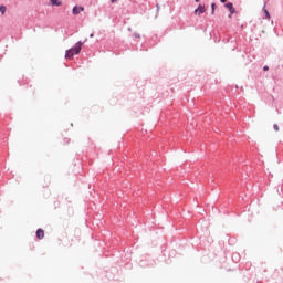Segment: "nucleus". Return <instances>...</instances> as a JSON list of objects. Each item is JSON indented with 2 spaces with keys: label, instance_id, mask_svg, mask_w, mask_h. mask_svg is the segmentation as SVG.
<instances>
[{
  "label": "nucleus",
  "instance_id": "obj_5",
  "mask_svg": "<svg viewBox=\"0 0 283 283\" xmlns=\"http://www.w3.org/2000/svg\"><path fill=\"white\" fill-rule=\"evenodd\" d=\"M52 6H61V1L59 0H51Z\"/></svg>",
  "mask_w": 283,
  "mask_h": 283
},
{
  "label": "nucleus",
  "instance_id": "obj_3",
  "mask_svg": "<svg viewBox=\"0 0 283 283\" xmlns=\"http://www.w3.org/2000/svg\"><path fill=\"white\" fill-rule=\"evenodd\" d=\"M206 11H207V9H205L203 6H199V7L195 10V14H205Z\"/></svg>",
  "mask_w": 283,
  "mask_h": 283
},
{
  "label": "nucleus",
  "instance_id": "obj_8",
  "mask_svg": "<svg viewBox=\"0 0 283 283\" xmlns=\"http://www.w3.org/2000/svg\"><path fill=\"white\" fill-rule=\"evenodd\" d=\"M273 129H274V132H280V126H277V124H274Z\"/></svg>",
  "mask_w": 283,
  "mask_h": 283
},
{
  "label": "nucleus",
  "instance_id": "obj_11",
  "mask_svg": "<svg viewBox=\"0 0 283 283\" xmlns=\"http://www.w3.org/2000/svg\"><path fill=\"white\" fill-rule=\"evenodd\" d=\"M264 13H265L266 19H271V15L269 14L268 10H264Z\"/></svg>",
  "mask_w": 283,
  "mask_h": 283
},
{
  "label": "nucleus",
  "instance_id": "obj_12",
  "mask_svg": "<svg viewBox=\"0 0 283 283\" xmlns=\"http://www.w3.org/2000/svg\"><path fill=\"white\" fill-rule=\"evenodd\" d=\"M264 72H269V66L263 67Z\"/></svg>",
  "mask_w": 283,
  "mask_h": 283
},
{
  "label": "nucleus",
  "instance_id": "obj_1",
  "mask_svg": "<svg viewBox=\"0 0 283 283\" xmlns=\"http://www.w3.org/2000/svg\"><path fill=\"white\" fill-rule=\"evenodd\" d=\"M83 42H77L74 48L69 49L65 53V59H73L74 54H81Z\"/></svg>",
  "mask_w": 283,
  "mask_h": 283
},
{
  "label": "nucleus",
  "instance_id": "obj_4",
  "mask_svg": "<svg viewBox=\"0 0 283 283\" xmlns=\"http://www.w3.org/2000/svg\"><path fill=\"white\" fill-rule=\"evenodd\" d=\"M84 10H85V8H83V7H74L73 14H81V12H83Z\"/></svg>",
  "mask_w": 283,
  "mask_h": 283
},
{
  "label": "nucleus",
  "instance_id": "obj_14",
  "mask_svg": "<svg viewBox=\"0 0 283 283\" xmlns=\"http://www.w3.org/2000/svg\"><path fill=\"white\" fill-rule=\"evenodd\" d=\"M112 1V3H116V0H111Z\"/></svg>",
  "mask_w": 283,
  "mask_h": 283
},
{
  "label": "nucleus",
  "instance_id": "obj_15",
  "mask_svg": "<svg viewBox=\"0 0 283 283\" xmlns=\"http://www.w3.org/2000/svg\"><path fill=\"white\" fill-rule=\"evenodd\" d=\"M196 1V3H200V0H195Z\"/></svg>",
  "mask_w": 283,
  "mask_h": 283
},
{
  "label": "nucleus",
  "instance_id": "obj_9",
  "mask_svg": "<svg viewBox=\"0 0 283 283\" xmlns=\"http://www.w3.org/2000/svg\"><path fill=\"white\" fill-rule=\"evenodd\" d=\"M211 8H212V14H216V3H212Z\"/></svg>",
  "mask_w": 283,
  "mask_h": 283
},
{
  "label": "nucleus",
  "instance_id": "obj_2",
  "mask_svg": "<svg viewBox=\"0 0 283 283\" xmlns=\"http://www.w3.org/2000/svg\"><path fill=\"white\" fill-rule=\"evenodd\" d=\"M36 238H38V240H43V238H45V231H43V229H38Z\"/></svg>",
  "mask_w": 283,
  "mask_h": 283
},
{
  "label": "nucleus",
  "instance_id": "obj_7",
  "mask_svg": "<svg viewBox=\"0 0 283 283\" xmlns=\"http://www.w3.org/2000/svg\"><path fill=\"white\" fill-rule=\"evenodd\" d=\"M226 8H228V10H232V8H233V3L228 2V3L226 4Z\"/></svg>",
  "mask_w": 283,
  "mask_h": 283
},
{
  "label": "nucleus",
  "instance_id": "obj_6",
  "mask_svg": "<svg viewBox=\"0 0 283 283\" xmlns=\"http://www.w3.org/2000/svg\"><path fill=\"white\" fill-rule=\"evenodd\" d=\"M6 10H8V9L6 8V6H0V12H1V14H6Z\"/></svg>",
  "mask_w": 283,
  "mask_h": 283
},
{
  "label": "nucleus",
  "instance_id": "obj_10",
  "mask_svg": "<svg viewBox=\"0 0 283 283\" xmlns=\"http://www.w3.org/2000/svg\"><path fill=\"white\" fill-rule=\"evenodd\" d=\"M230 11V15L229 17H231V14H234L235 13V9L232 7V9H230L229 10Z\"/></svg>",
  "mask_w": 283,
  "mask_h": 283
},
{
  "label": "nucleus",
  "instance_id": "obj_13",
  "mask_svg": "<svg viewBox=\"0 0 283 283\" xmlns=\"http://www.w3.org/2000/svg\"><path fill=\"white\" fill-rule=\"evenodd\" d=\"M221 1V3H227V0H220Z\"/></svg>",
  "mask_w": 283,
  "mask_h": 283
}]
</instances>
